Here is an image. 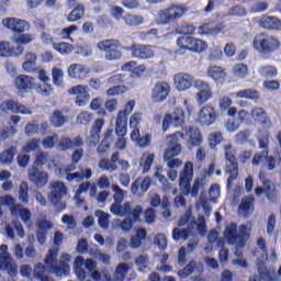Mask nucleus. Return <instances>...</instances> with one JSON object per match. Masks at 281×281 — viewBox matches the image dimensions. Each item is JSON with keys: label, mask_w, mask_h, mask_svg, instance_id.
<instances>
[{"label": "nucleus", "mask_w": 281, "mask_h": 281, "mask_svg": "<svg viewBox=\"0 0 281 281\" xmlns=\"http://www.w3.org/2000/svg\"><path fill=\"white\" fill-rule=\"evenodd\" d=\"M56 258H58V249H49L44 259L46 266L40 262L34 267L33 277L35 280L49 281V277L45 276L47 273V269L56 274L57 278L68 276V273L71 271L69 263L60 261V266H56Z\"/></svg>", "instance_id": "nucleus-1"}, {"label": "nucleus", "mask_w": 281, "mask_h": 281, "mask_svg": "<svg viewBox=\"0 0 281 281\" xmlns=\"http://www.w3.org/2000/svg\"><path fill=\"white\" fill-rule=\"evenodd\" d=\"M192 179H194V164L187 161L179 176L180 190L184 196H199V190L203 186V180L196 178L192 186Z\"/></svg>", "instance_id": "nucleus-2"}, {"label": "nucleus", "mask_w": 281, "mask_h": 281, "mask_svg": "<svg viewBox=\"0 0 281 281\" xmlns=\"http://www.w3.org/2000/svg\"><path fill=\"white\" fill-rule=\"evenodd\" d=\"M34 34H24L12 37V43L18 45L15 48L10 44V42L2 41L0 42V58H12V56L19 57L22 56L23 52H25V47L23 45H30L35 41Z\"/></svg>", "instance_id": "nucleus-3"}, {"label": "nucleus", "mask_w": 281, "mask_h": 281, "mask_svg": "<svg viewBox=\"0 0 281 281\" xmlns=\"http://www.w3.org/2000/svg\"><path fill=\"white\" fill-rule=\"evenodd\" d=\"M120 49L130 53L132 58H138V60H148L155 56L153 46L136 43L133 37H125L122 42H120Z\"/></svg>", "instance_id": "nucleus-4"}, {"label": "nucleus", "mask_w": 281, "mask_h": 281, "mask_svg": "<svg viewBox=\"0 0 281 281\" xmlns=\"http://www.w3.org/2000/svg\"><path fill=\"white\" fill-rule=\"evenodd\" d=\"M224 238L228 243V245H237V247H245L247 245V238H249V233H247V225L239 226L236 223H231L226 226L224 231Z\"/></svg>", "instance_id": "nucleus-5"}, {"label": "nucleus", "mask_w": 281, "mask_h": 281, "mask_svg": "<svg viewBox=\"0 0 281 281\" xmlns=\"http://www.w3.org/2000/svg\"><path fill=\"white\" fill-rule=\"evenodd\" d=\"M252 45L260 54H273L280 49V40L267 33H259L255 36Z\"/></svg>", "instance_id": "nucleus-6"}, {"label": "nucleus", "mask_w": 281, "mask_h": 281, "mask_svg": "<svg viewBox=\"0 0 281 281\" xmlns=\"http://www.w3.org/2000/svg\"><path fill=\"white\" fill-rule=\"evenodd\" d=\"M97 47L100 52L104 53L105 60H109L110 63L122 59L120 40H103L97 43Z\"/></svg>", "instance_id": "nucleus-7"}, {"label": "nucleus", "mask_w": 281, "mask_h": 281, "mask_svg": "<svg viewBox=\"0 0 281 281\" xmlns=\"http://www.w3.org/2000/svg\"><path fill=\"white\" fill-rule=\"evenodd\" d=\"M186 12H188V7H186V4H171L167 9L158 12V19L162 25H168V23L179 21Z\"/></svg>", "instance_id": "nucleus-8"}, {"label": "nucleus", "mask_w": 281, "mask_h": 281, "mask_svg": "<svg viewBox=\"0 0 281 281\" xmlns=\"http://www.w3.org/2000/svg\"><path fill=\"white\" fill-rule=\"evenodd\" d=\"M225 159H226V175L227 186H233L234 181L238 179V161L236 160V154L232 148V145L225 146Z\"/></svg>", "instance_id": "nucleus-9"}, {"label": "nucleus", "mask_w": 281, "mask_h": 281, "mask_svg": "<svg viewBox=\"0 0 281 281\" xmlns=\"http://www.w3.org/2000/svg\"><path fill=\"white\" fill-rule=\"evenodd\" d=\"M2 25L10 32H12L13 36H23L25 32H30V22L26 20H22L19 18H4L2 19Z\"/></svg>", "instance_id": "nucleus-10"}, {"label": "nucleus", "mask_w": 281, "mask_h": 281, "mask_svg": "<svg viewBox=\"0 0 281 281\" xmlns=\"http://www.w3.org/2000/svg\"><path fill=\"white\" fill-rule=\"evenodd\" d=\"M177 45L180 49L193 52L194 54H202L207 49V43L193 36H181L177 40Z\"/></svg>", "instance_id": "nucleus-11"}, {"label": "nucleus", "mask_w": 281, "mask_h": 281, "mask_svg": "<svg viewBox=\"0 0 281 281\" xmlns=\"http://www.w3.org/2000/svg\"><path fill=\"white\" fill-rule=\"evenodd\" d=\"M67 194V187L64 182H55L53 184V191L49 193L48 199L57 210V212H63L67 210V203L63 201V196Z\"/></svg>", "instance_id": "nucleus-12"}, {"label": "nucleus", "mask_w": 281, "mask_h": 281, "mask_svg": "<svg viewBox=\"0 0 281 281\" xmlns=\"http://www.w3.org/2000/svg\"><path fill=\"white\" fill-rule=\"evenodd\" d=\"M172 91V87L167 81H157L150 91V100L153 104H162L166 102L168 98H170V93Z\"/></svg>", "instance_id": "nucleus-13"}, {"label": "nucleus", "mask_w": 281, "mask_h": 281, "mask_svg": "<svg viewBox=\"0 0 281 281\" xmlns=\"http://www.w3.org/2000/svg\"><path fill=\"white\" fill-rule=\"evenodd\" d=\"M218 120V112L212 104L203 105L198 112L196 122L200 126H212Z\"/></svg>", "instance_id": "nucleus-14"}, {"label": "nucleus", "mask_w": 281, "mask_h": 281, "mask_svg": "<svg viewBox=\"0 0 281 281\" xmlns=\"http://www.w3.org/2000/svg\"><path fill=\"white\" fill-rule=\"evenodd\" d=\"M126 82V75L124 74H116L108 78V85H116L106 90V95L111 98H115V95H122L127 93L128 87L124 86Z\"/></svg>", "instance_id": "nucleus-15"}, {"label": "nucleus", "mask_w": 281, "mask_h": 281, "mask_svg": "<svg viewBox=\"0 0 281 281\" xmlns=\"http://www.w3.org/2000/svg\"><path fill=\"white\" fill-rule=\"evenodd\" d=\"M179 139H186V134L183 132H176L169 136V147L164 154L165 161L175 159V157H178V155L181 154V143H179Z\"/></svg>", "instance_id": "nucleus-16"}, {"label": "nucleus", "mask_w": 281, "mask_h": 281, "mask_svg": "<svg viewBox=\"0 0 281 281\" xmlns=\"http://www.w3.org/2000/svg\"><path fill=\"white\" fill-rule=\"evenodd\" d=\"M0 111L2 113H13L14 115H32V110L14 99H8L1 102Z\"/></svg>", "instance_id": "nucleus-17"}, {"label": "nucleus", "mask_w": 281, "mask_h": 281, "mask_svg": "<svg viewBox=\"0 0 281 281\" xmlns=\"http://www.w3.org/2000/svg\"><path fill=\"white\" fill-rule=\"evenodd\" d=\"M0 269H4L11 278H16L19 273V267L16 263L12 262L10 258V252H8V245L2 244L0 246Z\"/></svg>", "instance_id": "nucleus-18"}, {"label": "nucleus", "mask_w": 281, "mask_h": 281, "mask_svg": "<svg viewBox=\"0 0 281 281\" xmlns=\"http://www.w3.org/2000/svg\"><path fill=\"white\" fill-rule=\"evenodd\" d=\"M121 71H127L130 78L133 80H139L146 74V65H138L135 60L126 61L121 66Z\"/></svg>", "instance_id": "nucleus-19"}, {"label": "nucleus", "mask_w": 281, "mask_h": 281, "mask_svg": "<svg viewBox=\"0 0 281 281\" xmlns=\"http://www.w3.org/2000/svg\"><path fill=\"white\" fill-rule=\"evenodd\" d=\"M29 179L36 188H45L49 181V176L38 167H32L29 169Z\"/></svg>", "instance_id": "nucleus-20"}, {"label": "nucleus", "mask_w": 281, "mask_h": 281, "mask_svg": "<svg viewBox=\"0 0 281 281\" xmlns=\"http://www.w3.org/2000/svg\"><path fill=\"white\" fill-rule=\"evenodd\" d=\"M173 82L177 91H188L194 85V76L179 72L175 75Z\"/></svg>", "instance_id": "nucleus-21"}, {"label": "nucleus", "mask_w": 281, "mask_h": 281, "mask_svg": "<svg viewBox=\"0 0 281 281\" xmlns=\"http://www.w3.org/2000/svg\"><path fill=\"white\" fill-rule=\"evenodd\" d=\"M251 117L257 124H260L262 128L269 131L273 126L271 117L267 114V111L262 108H255L251 110Z\"/></svg>", "instance_id": "nucleus-22"}, {"label": "nucleus", "mask_w": 281, "mask_h": 281, "mask_svg": "<svg viewBox=\"0 0 281 281\" xmlns=\"http://www.w3.org/2000/svg\"><path fill=\"white\" fill-rule=\"evenodd\" d=\"M68 93L70 95H77L75 101L76 106H87L91 98L87 91V88L80 85L70 88Z\"/></svg>", "instance_id": "nucleus-23"}, {"label": "nucleus", "mask_w": 281, "mask_h": 281, "mask_svg": "<svg viewBox=\"0 0 281 281\" xmlns=\"http://www.w3.org/2000/svg\"><path fill=\"white\" fill-rule=\"evenodd\" d=\"M14 85L20 93H30L34 89V78L27 75H19L14 80Z\"/></svg>", "instance_id": "nucleus-24"}, {"label": "nucleus", "mask_w": 281, "mask_h": 281, "mask_svg": "<svg viewBox=\"0 0 281 281\" xmlns=\"http://www.w3.org/2000/svg\"><path fill=\"white\" fill-rule=\"evenodd\" d=\"M150 186H153V179L147 176L145 178L138 177L131 187L132 194H139L140 192L144 194L150 190Z\"/></svg>", "instance_id": "nucleus-25"}, {"label": "nucleus", "mask_w": 281, "mask_h": 281, "mask_svg": "<svg viewBox=\"0 0 281 281\" xmlns=\"http://www.w3.org/2000/svg\"><path fill=\"white\" fill-rule=\"evenodd\" d=\"M67 74L74 80H85L89 76V68L82 64H71L67 69Z\"/></svg>", "instance_id": "nucleus-26"}, {"label": "nucleus", "mask_w": 281, "mask_h": 281, "mask_svg": "<svg viewBox=\"0 0 281 281\" xmlns=\"http://www.w3.org/2000/svg\"><path fill=\"white\" fill-rule=\"evenodd\" d=\"M104 126V119H97L90 130V136L88 137V146H95L100 144V133Z\"/></svg>", "instance_id": "nucleus-27"}, {"label": "nucleus", "mask_w": 281, "mask_h": 281, "mask_svg": "<svg viewBox=\"0 0 281 281\" xmlns=\"http://www.w3.org/2000/svg\"><path fill=\"white\" fill-rule=\"evenodd\" d=\"M85 146V140L81 136H77L74 139L69 137H61L58 142V148L65 153V150H71V148H80Z\"/></svg>", "instance_id": "nucleus-28"}, {"label": "nucleus", "mask_w": 281, "mask_h": 281, "mask_svg": "<svg viewBox=\"0 0 281 281\" xmlns=\"http://www.w3.org/2000/svg\"><path fill=\"white\" fill-rule=\"evenodd\" d=\"M16 144H19V140H15L14 145H10L0 154V164H2V166H10V164L14 161V157H16L19 153V146H16Z\"/></svg>", "instance_id": "nucleus-29"}, {"label": "nucleus", "mask_w": 281, "mask_h": 281, "mask_svg": "<svg viewBox=\"0 0 281 281\" xmlns=\"http://www.w3.org/2000/svg\"><path fill=\"white\" fill-rule=\"evenodd\" d=\"M128 263L123 262L119 263L115 268V271L113 273V277L111 274H104L103 280L104 281H124L126 280V274L128 273Z\"/></svg>", "instance_id": "nucleus-30"}, {"label": "nucleus", "mask_w": 281, "mask_h": 281, "mask_svg": "<svg viewBox=\"0 0 281 281\" xmlns=\"http://www.w3.org/2000/svg\"><path fill=\"white\" fill-rule=\"evenodd\" d=\"M186 135L189 137L188 144L191 148H196L203 144V134H201V130H199V127H189L184 134V139Z\"/></svg>", "instance_id": "nucleus-31"}, {"label": "nucleus", "mask_w": 281, "mask_h": 281, "mask_svg": "<svg viewBox=\"0 0 281 281\" xmlns=\"http://www.w3.org/2000/svg\"><path fill=\"white\" fill-rule=\"evenodd\" d=\"M128 125H122L120 123H115V135H117V139L115 142V148L117 150L126 149V133Z\"/></svg>", "instance_id": "nucleus-32"}, {"label": "nucleus", "mask_w": 281, "mask_h": 281, "mask_svg": "<svg viewBox=\"0 0 281 281\" xmlns=\"http://www.w3.org/2000/svg\"><path fill=\"white\" fill-rule=\"evenodd\" d=\"M117 161H120V153L115 151L112 154L111 159L103 158L99 161V168L108 172H115L117 170Z\"/></svg>", "instance_id": "nucleus-33"}, {"label": "nucleus", "mask_w": 281, "mask_h": 281, "mask_svg": "<svg viewBox=\"0 0 281 281\" xmlns=\"http://www.w3.org/2000/svg\"><path fill=\"white\" fill-rule=\"evenodd\" d=\"M259 27H262L263 30H274L278 32L281 30V20L277 16L263 15L259 20Z\"/></svg>", "instance_id": "nucleus-34"}, {"label": "nucleus", "mask_w": 281, "mask_h": 281, "mask_svg": "<svg viewBox=\"0 0 281 281\" xmlns=\"http://www.w3.org/2000/svg\"><path fill=\"white\" fill-rule=\"evenodd\" d=\"M206 76H209V78H212V80H214L215 82L223 83L227 78V72L221 66H210L206 70Z\"/></svg>", "instance_id": "nucleus-35"}, {"label": "nucleus", "mask_w": 281, "mask_h": 281, "mask_svg": "<svg viewBox=\"0 0 281 281\" xmlns=\"http://www.w3.org/2000/svg\"><path fill=\"white\" fill-rule=\"evenodd\" d=\"M38 80L41 82H44L43 86H38L37 93H41L42 95H52V91H54V88L49 85V76H47V72L45 70L38 71Z\"/></svg>", "instance_id": "nucleus-36"}, {"label": "nucleus", "mask_w": 281, "mask_h": 281, "mask_svg": "<svg viewBox=\"0 0 281 281\" xmlns=\"http://www.w3.org/2000/svg\"><path fill=\"white\" fill-rule=\"evenodd\" d=\"M134 109H135V102L133 100L128 101L125 104V109L117 113L116 124L128 126V115L133 113Z\"/></svg>", "instance_id": "nucleus-37"}, {"label": "nucleus", "mask_w": 281, "mask_h": 281, "mask_svg": "<svg viewBox=\"0 0 281 281\" xmlns=\"http://www.w3.org/2000/svg\"><path fill=\"white\" fill-rule=\"evenodd\" d=\"M74 32H78V25L76 24L64 29H55L53 31V34L55 38L59 41H71V35L74 34Z\"/></svg>", "instance_id": "nucleus-38"}, {"label": "nucleus", "mask_w": 281, "mask_h": 281, "mask_svg": "<svg viewBox=\"0 0 281 281\" xmlns=\"http://www.w3.org/2000/svg\"><path fill=\"white\" fill-rule=\"evenodd\" d=\"M233 101L232 98L229 97H222L218 100V106L220 110L223 111H227V115L229 117H236V113H238V109L236 106H232Z\"/></svg>", "instance_id": "nucleus-39"}, {"label": "nucleus", "mask_w": 281, "mask_h": 281, "mask_svg": "<svg viewBox=\"0 0 281 281\" xmlns=\"http://www.w3.org/2000/svg\"><path fill=\"white\" fill-rule=\"evenodd\" d=\"M113 144V130H106L104 133V137L99 144L97 148V153L99 155H104L109 148H111V145Z\"/></svg>", "instance_id": "nucleus-40"}, {"label": "nucleus", "mask_w": 281, "mask_h": 281, "mask_svg": "<svg viewBox=\"0 0 281 281\" xmlns=\"http://www.w3.org/2000/svg\"><path fill=\"white\" fill-rule=\"evenodd\" d=\"M110 212L115 216H131L133 214V209L131 207V202H125L122 204H112Z\"/></svg>", "instance_id": "nucleus-41"}, {"label": "nucleus", "mask_w": 281, "mask_h": 281, "mask_svg": "<svg viewBox=\"0 0 281 281\" xmlns=\"http://www.w3.org/2000/svg\"><path fill=\"white\" fill-rule=\"evenodd\" d=\"M11 214H18L20 215L21 221L24 223V225H27L30 221H32V212H30V209H23L20 204H13L11 207Z\"/></svg>", "instance_id": "nucleus-42"}, {"label": "nucleus", "mask_w": 281, "mask_h": 281, "mask_svg": "<svg viewBox=\"0 0 281 281\" xmlns=\"http://www.w3.org/2000/svg\"><path fill=\"white\" fill-rule=\"evenodd\" d=\"M146 236H148L146 228H137L136 235L132 236L130 239L131 248L139 249V247H142V240H146Z\"/></svg>", "instance_id": "nucleus-43"}, {"label": "nucleus", "mask_w": 281, "mask_h": 281, "mask_svg": "<svg viewBox=\"0 0 281 281\" xmlns=\"http://www.w3.org/2000/svg\"><path fill=\"white\" fill-rule=\"evenodd\" d=\"M236 98H240L244 100H260V92L256 89H244L239 90L235 93Z\"/></svg>", "instance_id": "nucleus-44"}, {"label": "nucleus", "mask_w": 281, "mask_h": 281, "mask_svg": "<svg viewBox=\"0 0 281 281\" xmlns=\"http://www.w3.org/2000/svg\"><path fill=\"white\" fill-rule=\"evenodd\" d=\"M52 78L55 87H65V71L63 68L53 67Z\"/></svg>", "instance_id": "nucleus-45"}, {"label": "nucleus", "mask_w": 281, "mask_h": 281, "mask_svg": "<svg viewBox=\"0 0 281 281\" xmlns=\"http://www.w3.org/2000/svg\"><path fill=\"white\" fill-rule=\"evenodd\" d=\"M85 16V5L77 4L72 11L67 15V21L69 23H76V21H80Z\"/></svg>", "instance_id": "nucleus-46"}, {"label": "nucleus", "mask_w": 281, "mask_h": 281, "mask_svg": "<svg viewBox=\"0 0 281 281\" xmlns=\"http://www.w3.org/2000/svg\"><path fill=\"white\" fill-rule=\"evenodd\" d=\"M53 49L61 56H69L74 52V45L67 42L53 43Z\"/></svg>", "instance_id": "nucleus-47"}, {"label": "nucleus", "mask_w": 281, "mask_h": 281, "mask_svg": "<svg viewBox=\"0 0 281 281\" xmlns=\"http://www.w3.org/2000/svg\"><path fill=\"white\" fill-rule=\"evenodd\" d=\"M172 115L173 126L181 128L186 124V112L181 108H176Z\"/></svg>", "instance_id": "nucleus-48"}, {"label": "nucleus", "mask_w": 281, "mask_h": 281, "mask_svg": "<svg viewBox=\"0 0 281 281\" xmlns=\"http://www.w3.org/2000/svg\"><path fill=\"white\" fill-rule=\"evenodd\" d=\"M255 194L257 196H260V194H266L268 201H276L278 199V190L276 188L270 187V189L267 191V187H257L255 189Z\"/></svg>", "instance_id": "nucleus-49"}, {"label": "nucleus", "mask_w": 281, "mask_h": 281, "mask_svg": "<svg viewBox=\"0 0 281 281\" xmlns=\"http://www.w3.org/2000/svg\"><path fill=\"white\" fill-rule=\"evenodd\" d=\"M36 53H27L25 55V61L22 64L24 71H34L36 69Z\"/></svg>", "instance_id": "nucleus-50"}, {"label": "nucleus", "mask_w": 281, "mask_h": 281, "mask_svg": "<svg viewBox=\"0 0 281 281\" xmlns=\"http://www.w3.org/2000/svg\"><path fill=\"white\" fill-rule=\"evenodd\" d=\"M123 21L125 22L126 25L130 27H137L138 25H143L144 23V16L137 15V14H131L127 13L124 18Z\"/></svg>", "instance_id": "nucleus-51"}, {"label": "nucleus", "mask_w": 281, "mask_h": 281, "mask_svg": "<svg viewBox=\"0 0 281 281\" xmlns=\"http://www.w3.org/2000/svg\"><path fill=\"white\" fill-rule=\"evenodd\" d=\"M65 122H67V119L60 110L54 111L50 115V124L55 126V128H60V126H63Z\"/></svg>", "instance_id": "nucleus-52"}, {"label": "nucleus", "mask_w": 281, "mask_h": 281, "mask_svg": "<svg viewBox=\"0 0 281 281\" xmlns=\"http://www.w3.org/2000/svg\"><path fill=\"white\" fill-rule=\"evenodd\" d=\"M19 201L30 203V186L27 181H22L19 188Z\"/></svg>", "instance_id": "nucleus-53"}, {"label": "nucleus", "mask_w": 281, "mask_h": 281, "mask_svg": "<svg viewBox=\"0 0 281 281\" xmlns=\"http://www.w3.org/2000/svg\"><path fill=\"white\" fill-rule=\"evenodd\" d=\"M248 74L249 68L245 64H236L233 67V76H235V78H238L239 80L247 78Z\"/></svg>", "instance_id": "nucleus-54"}, {"label": "nucleus", "mask_w": 281, "mask_h": 281, "mask_svg": "<svg viewBox=\"0 0 281 281\" xmlns=\"http://www.w3.org/2000/svg\"><path fill=\"white\" fill-rule=\"evenodd\" d=\"M95 216L98 217L99 227H101V229H109V218H111V215L102 210H98Z\"/></svg>", "instance_id": "nucleus-55"}, {"label": "nucleus", "mask_w": 281, "mask_h": 281, "mask_svg": "<svg viewBox=\"0 0 281 281\" xmlns=\"http://www.w3.org/2000/svg\"><path fill=\"white\" fill-rule=\"evenodd\" d=\"M154 161H155V154H148V155L145 154L140 158V168H143L144 175L150 171V168L153 167Z\"/></svg>", "instance_id": "nucleus-56"}, {"label": "nucleus", "mask_w": 281, "mask_h": 281, "mask_svg": "<svg viewBox=\"0 0 281 281\" xmlns=\"http://www.w3.org/2000/svg\"><path fill=\"white\" fill-rule=\"evenodd\" d=\"M259 74L262 78H276L278 76V68L276 66H261L259 68Z\"/></svg>", "instance_id": "nucleus-57"}, {"label": "nucleus", "mask_w": 281, "mask_h": 281, "mask_svg": "<svg viewBox=\"0 0 281 281\" xmlns=\"http://www.w3.org/2000/svg\"><path fill=\"white\" fill-rule=\"evenodd\" d=\"M16 135V127L13 125L0 128V142H5V139H10Z\"/></svg>", "instance_id": "nucleus-58"}, {"label": "nucleus", "mask_w": 281, "mask_h": 281, "mask_svg": "<svg viewBox=\"0 0 281 281\" xmlns=\"http://www.w3.org/2000/svg\"><path fill=\"white\" fill-rule=\"evenodd\" d=\"M38 148H41V138H32L22 147V153H34Z\"/></svg>", "instance_id": "nucleus-59"}, {"label": "nucleus", "mask_w": 281, "mask_h": 281, "mask_svg": "<svg viewBox=\"0 0 281 281\" xmlns=\"http://www.w3.org/2000/svg\"><path fill=\"white\" fill-rule=\"evenodd\" d=\"M254 203H256V198H254V195H247L244 199H241V202L239 204V210H241V212H245L247 214V212L251 210V206L254 205Z\"/></svg>", "instance_id": "nucleus-60"}, {"label": "nucleus", "mask_w": 281, "mask_h": 281, "mask_svg": "<svg viewBox=\"0 0 281 281\" xmlns=\"http://www.w3.org/2000/svg\"><path fill=\"white\" fill-rule=\"evenodd\" d=\"M195 269L196 261L191 260L183 269L178 271V276H180V278H188L189 276H192L194 273Z\"/></svg>", "instance_id": "nucleus-61"}, {"label": "nucleus", "mask_w": 281, "mask_h": 281, "mask_svg": "<svg viewBox=\"0 0 281 281\" xmlns=\"http://www.w3.org/2000/svg\"><path fill=\"white\" fill-rule=\"evenodd\" d=\"M150 259L148 258V255H140L135 258V265L138 267V271H146Z\"/></svg>", "instance_id": "nucleus-62"}, {"label": "nucleus", "mask_w": 281, "mask_h": 281, "mask_svg": "<svg viewBox=\"0 0 281 281\" xmlns=\"http://www.w3.org/2000/svg\"><path fill=\"white\" fill-rule=\"evenodd\" d=\"M177 32L178 34H182V36H188L196 32V26L188 23H182L180 26H178Z\"/></svg>", "instance_id": "nucleus-63"}, {"label": "nucleus", "mask_w": 281, "mask_h": 281, "mask_svg": "<svg viewBox=\"0 0 281 281\" xmlns=\"http://www.w3.org/2000/svg\"><path fill=\"white\" fill-rule=\"evenodd\" d=\"M91 111H98V115H106V111L102 109V99L94 98L90 103Z\"/></svg>", "instance_id": "nucleus-64"}]
</instances>
